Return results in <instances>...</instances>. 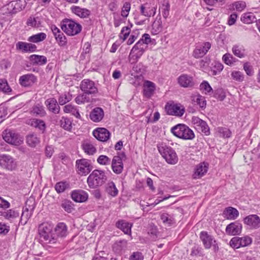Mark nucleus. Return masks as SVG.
I'll return each instance as SVG.
<instances>
[{"mask_svg": "<svg viewBox=\"0 0 260 260\" xmlns=\"http://www.w3.org/2000/svg\"><path fill=\"white\" fill-rule=\"evenodd\" d=\"M38 232L40 241L50 246L56 243L57 237L54 233V224L50 222H44L39 225Z\"/></svg>", "mask_w": 260, "mask_h": 260, "instance_id": "nucleus-1", "label": "nucleus"}, {"mask_svg": "<svg viewBox=\"0 0 260 260\" xmlns=\"http://www.w3.org/2000/svg\"><path fill=\"white\" fill-rule=\"evenodd\" d=\"M107 179L104 171L94 170L88 177L87 183L89 188L93 189L102 186Z\"/></svg>", "mask_w": 260, "mask_h": 260, "instance_id": "nucleus-2", "label": "nucleus"}, {"mask_svg": "<svg viewBox=\"0 0 260 260\" xmlns=\"http://www.w3.org/2000/svg\"><path fill=\"white\" fill-rule=\"evenodd\" d=\"M171 133L176 137L185 140H191L195 137L194 132L184 124H178L172 127Z\"/></svg>", "mask_w": 260, "mask_h": 260, "instance_id": "nucleus-3", "label": "nucleus"}, {"mask_svg": "<svg viewBox=\"0 0 260 260\" xmlns=\"http://www.w3.org/2000/svg\"><path fill=\"white\" fill-rule=\"evenodd\" d=\"M157 148L160 154L168 164H177L178 158L176 152L172 147L162 143L157 145Z\"/></svg>", "mask_w": 260, "mask_h": 260, "instance_id": "nucleus-4", "label": "nucleus"}, {"mask_svg": "<svg viewBox=\"0 0 260 260\" xmlns=\"http://www.w3.org/2000/svg\"><path fill=\"white\" fill-rule=\"evenodd\" d=\"M60 25L61 29L70 36L78 34L82 30V26L80 24L70 19L62 20Z\"/></svg>", "mask_w": 260, "mask_h": 260, "instance_id": "nucleus-5", "label": "nucleus"}, {"mask_svg": "<svg viewBox=\"0 0 260 260\" xmlns=\"http://www.w3.org/2000/svg\"><path fill=\"white\" fill-rule=\"evenodd\" d=\"M142 41H139L137 42L131 49L128 56V60L131 63H136L147 48V46L142 44Z\"/></svg>", "mask_w": 260, "mask_h": 260, "instance_id": "nucleus-6", "label": "nucleus"}, {"mask_svg": "<svg viewBox=\"0 0 260 260\" xmlns=\"http://www.w3.org/2000/svg\"><path fill=\"white\" fill-rule=\"evenodd\" d=\"M200 238L205 249L212 247L214 252L219 250V245L214 237L206 231H202L200 234Z\"/></svg>", "mask_w": 260, "mask_h": 260, "instance_id": "nucleus-7", "label": "nucleus"}, {"mask_svg": "<svg viewBox=\"0 0 260 260\" xmlns=\"http://www.w3.org/2000/svg\"><path fill=\"white\" fill-rule=\"evenodd\" d=\"M126 159L124 152H119L115 155L111 162V169L116 174H120L123 170V161Z\"/></svg>", "mask_w": 260, "mask_h": 260, "instance_id": "nucleus-8", "label": "nucleus"}, {"mask_svg": "<svg viewBox=\"0 0 260 260\" xmlns=\"http://www.w3.org/2000/svg\"><path fill=\"white\" fill-rule=\"evenodd\" d=\"M3 138L8 143L16 146L20 145L23 141V138L15 131L8 129L3 132Z\"/></svg>", "mask_w": 260, "mask_h": 260, "instance_id": "nucleus-9", "label": "nucleus"}, {"mask_svg": "<svg viewBox=\"0 0 260 260\" xmlns=\"http://www.w3.org/2000/svg\"><path fill=\"white\" fill-rule=\"evenodd\" d=\"M76 171L80 175H86L92 170L90 160L82 158L76 161Z\"/></svg>", "mask_w": 260, "mask_h": 260, "instance_id": "nucleus-10", "label": "nucleus"}, {"mask_svg": "<svg viewBox=\"0 0 260 260\" xmlns=\"http://www.w3.org/2000/svg\"><path fill=\"white\" fill-rule=\"evenodd\" d=\"M165 108L168 114L177 117H181L185 112L184 106L180 104L167 105Z\"/></svg>", "mask_w": 260, "mask_h": 260, "instance_id": "nucleus-11", "label": "nucleus"}, {"mask_svg": "<svg viewBox=\"0 0 260 260\" xmlns=\"http://www.w3.org/2000/svg\"><path fill=\"white\" fill-rule=\"evenodd\" d=\"M0 166L8 170H14L17 167L15 159L10 155L3 154L0 155Z\"/></svg>", "mask_w": 260, "mask_h": 260, "instance_id": "nucleus-12", "label": "nucleus"}, {"mask_svg": "<svg viewBox=\"0 0 260 260\" xmlns=\"http://www.w3.org/2000/svg\"><path fill=\"white\" fill-rule=\"evenodd\" d=\"M208 169V163L205 162L199 163L194 168L192 178L195 179L201 178L207 173Z\"/></svg>", "mask_w": 260, "mask_h": 260, "instance_id": "nucleus-13", "label": "nucleus"}, {"mask_svg": "<svg viewBox=\"0 0 260 260\" xmlns=\"http://www.w3.org/2000/svg\"><path fill=\"white\" fill-rule=\"evenodd\" d=\"M191 121L195 127L200 130L205 135L209 136L210 135V128L206 121L197 116H193Z\"/></svg>", "mask_w": 260, "mask_h": 260, "instance_id": "nucleus-14", "label": "nucleus"}, {"mask_svg": "<svg viewBox=\"0 0 260 260\" xmlns=\"http://www.w3.org/2000/svg\"><path fill=\"white\" fill-rule=\"evenodd\" d=\"M80 88L84 93L89 94L98 92V89L93 81L89 79H84L80 84Z\"/></svg>", "mask_w": 260, "mask_h": 260, "instance_id": "nucleus-15", "label": "nucleus"}, {"mask_svg": "<svg viewBox=\"0 0 260 260\" xmlns=\"http://www.w3.org/2000/svg\"><path fill=\"white\" fill-rule=\"evenodd\" d=\"M211 44L210 42H204L201 45L196 46L193 52V56L196 58L203 57L211 48Z\"/></svg>", "mask_w": 260, "mask_h": 260, "instance_id": "nucleus-16", "label": "nucleus"}, {"mask_svg": "<svg viewBox=\"0 0 260 260\" xmlns=\"http://www.w3.org/2000/svg\"><path fill=\"white\" fill-rule=\"evenodd\" d=\"M157 7L150 3H146L141 5L140 8V13L147 17L153 16L156 12Z\"/></svg>", "mask_w": 260, "mask_h": 260, "instance_id": "nucleus-17", "label": "nucleus"}, {"mask_svg": "<svg viewBox=\"0 0 260 260\" xmlns=\"http://www.w3.org/2000/svg\"><path fill=\"white\" fill-rule=\"evenodd\" d=\"M92 134L97 140L102 142L107 141L111 135L110 132L103 127H99L94 129L92 132Z\"/></svg>", "mask_w": 260, "mask_h": 260, "instance_id": "nucleus-18", "label": "nucleus"}, {"mask_svg": "<svg viewBox=\"0 0 260 260\" xmlns=\"http://www.w3.org/2000/svg\"><path fill=\"white\" fill-rule=\"evenodd\" d=\"M19 215V211L16 208L0 211V216L11 222L18 218Z\"/></svg>", "mask_w": 260, "mask_h": 260, "instance_id": "nucleus-19", "label": "nucleus"}, {"mask_svg": "<svg viewBox=\"0 0 260 260\" xmlns=\"http://www.w3.org/2000/svg\"><path fill=\"white\" fill-rule=\"evenodd\" d=\"M51 30L58 45L60 46H66L67 44V40L63 33L55 25L51 26Z\"/></svg>", "mask_w": 260, "mask_h": 260, "instance_id": "nucleus-20", "label": "nucleus"}, {"mask_svg": "<svg viewBox=\"0 0 260 260\" xmlns=\"http://www.w3.org/2000/svg\"><path fill=\"white\" fill-rule=\"evenodd\" d=\"M37 81V78L32 74H27L20 77L19 82L20 84L23 87H29L32 86Z\"/></svg>", "mask_w": 260, "mask_h": 260, "instance_id": "nucleus-21", "label": "nucleus"}, {"mask_svg": "<svg viewBox=\"0 0 260 260\" xmlns=\"http://www.w3.org/2000/svg\"><path fill=\"white\" fill-rule=\"evenodd\" d=\"M16 49L23 53L33 52L36 50L37 46L31 43L19 41L16 44Z\"/></svg>", "mask_w": 260, "mask_h": 260, "instance_id": "nucleus-22", "label": "nucleus"}, {"mask_svg": "<svg viewBox=\"0 0 260 260\" xmlns=\"http://www.w3.org/2000/svg\"><path fill=\"white\" fill-rule=\"evenodd\" d=\"M25 0H17L11 2L8 5V9L12 13H16L23 10L26 6Z\"/></svg>", "mask_w": 260, "mask_h": 260, "instance_id": "nucleus-23", "label": "nucleus"}, {"mask_svg": "<svg viewBox=\"0 0 260 260\" xmlns=\"http://www.w3.org/2000/svg\"><path fill=\"white\" fill-rule=\"evenodd\" d=\"M242 229V224L238 221H235L230 223L226 226L225 232L228 235L235 236L241 233Z\"/></svg>", "mask_w": 260, "mask_h": 260, "instance_id": "nucleus-24", "label": "nucleus"}, {"mask_svg": "<svg viewBox=\"0 0 260 260\" xmlns=\"http://www.w3.org/2000/svg\"><path fill=\"white\" fill-rule=\"evenodd\" d=\"M244 223L251 229H257L260 226V218L255 214L250 215L244 218Z\"/></svg>", "mask_w": 260, "mask_h": 260, "instance_id": "nucleus-25", "label": "nucleus"}, {"mask_svg": "<svg viewBox=\"0 0 260 260\" xmlns=\"http://www.w3.org/2000/svg\"><path fill=\"white\" fill-rule=\"evenodd\" d=\"M178 83L182 87H191L194 85L192 77L187 74H182L177 79Z\"/></svg>", "mask_w": 260, "mask_h": 260, "instance_id": "nucleus-26", "label": "nucleus"}, {"mask_svg": "<svg viewBox=\"0 0 260 260\" xmlns=\"http://www.w3.org/2000/svg\"><path fill=\"white\" fill-rule=\"evenodd\" d=\"M72 199L76 202L83 203L86 202L88 198V193L83 190H75L72 192Z\"/></svg>", "mask_w": 260, "mask_h": 260, "instance_id": "nucleus-27", "label": "nucleus"}, {"mask_svg": "<svg viewBox=\"0 0 260 260\" xmlns=\"http://www.w3.org/2000/svg\"><path fill=\"white\" fill-rule=\"evenodd\" d=\"M104 116V112L102 108L100 107L94 108L91 111L89 117L90 119L95 122L101 121Z\"/></svg>", "mask_w": 260, "mask_h": 260, "instance_id": "nucleus-28", "label": "nucleus"}, {"mask_svg": "<svg viewBox=\"0 0 260 260\" xmlns=\"http://www.w3.org/2000/svg\"><path fill=\"white\" fill-rule=\"evenodd\" d=\"M47 109L54 114H58L60 111V107L58 105L57 100L54 98L47 99L45 102Z\"/></svg>", "mask_w": 260, "mask_h": 260, "instance_id": "nucleus-29", "label": "nucleus"}, {"mask_svg": "<svg viewBox=\"0 0 260 260\" xmlns=\"http://www.w3.org/2000/svg\"><path fill=\"white\" fill-rule=\"evenodd\" d=\"M71 10L73 13L82 18L88 17L90 14V11L88 9L77 6H72Z\"/></svg>", "mask_w": 260, "mask_h": 260, "instance_id": "nucleus-30", "label": "nucleus"}, {"mask_svg": "<svg viewBox=\"0 0 260 260\" xmlns=\"http://www.w3.org/2000/svg\"><path fill=\"white\" fill-rule=\"evenodd\" d=\"M116 225L117 228L121 230L125 234L131 235L132 223L128 222L124 220H120L116 222Z\"/></svg>", "mask_w": 260, "mask_h": 260, "instance_id": "nucleus-31", "label": "nucleus"}, {"mask_svg": "<svg viewBox=\"0 0 260 260\" xmlns=\"http://www.w3.org/2000/svg\"><path fill=\"white\" fill-rule=\"evenodd\" d=\"M239 215V211L236 208L232 207L226 208L223 212L224 217L229 220H235Z\"/></svg>", "mask_w": 260, "mask_h": 260, "instance_id": "nucleus-32", "label": "nucleus"}, {"mask_svg": "<svg viewBox=\"0 0 260 260\" xmlns=\"http://www.w3.org/2000/svg\"><path fill=\"white\" fill-rule=\"evenodd\" d=\"M34 208V206H32L31 207L29 206L28 207H27L26 206L23 209L20 222L23 224H25L31 216Z\"/></svg>", "mask_w": 260, "mask_h": 260, "instance_id": "nucleus-33", "label": "nucleus"}, {"mask_svg": "<svg viewBox=\"0 0 260 260\" xmlns=\"http://www.w3.org/2000/svg\"><path fill=\"white\" fill-rule=\"evenodd\" d=\"M191 100L193 103L199 106L202 109H205L206 106V101L204 96L199 93L192 94Z\"/></svg>", "mask_w": 260, "mask_h": 260, "instance_id": "nucleus-34", "label": "nucleus"}, {"mask_svg": "<svg viewBox=\"0 0 260 260\" xmlns=\"http://www.w3.org/2000/svg\"><path fill=\"white\" fill-rule=\"evenodd\" d=\"M155 89L154 83L150 81H145L144 83V95L146 97H150Z\"/></svg>", "mask_w": 260, "mask_h": 260, "instance_id": "nucleus-35", "label": "nucleus"}, {"mask_svg": "<svg viewBox=\"0 0 260 260\" xmlns=\"http://www.w3.org/2000/svg\"><path fill=\"white\" fill-rule=\"evenodd\" d=\"M232 50L233 53L240 58H244L247 55L246 50L243 45H235Z\"/></svg>", "mask_w": 260, "mask_h": 260, "instance_id": "nucleus-36", "label": "nucleus"}, {"mask_svg": "<svg viewBox=\"0 0 260 260\" xmlns=\"http://www.w3.org/2000/svg\"><path fill=\"white\" fill-rule=\"evenodd\" d=\"M82 148L84 152L88 155H93L96 151V149L93 144L89 141H85L82 143Z\"/></svg>", "mask_w": 260, "mask_h": 260, "instance_id": "nucleus-37", "label": "nucleus"}, {"mask_svg": "<svg viewBox=\"0 0 260 260\" xmlns=\"http://www.w3.org/2000/svg\"><path fill=\"white\" fill-rule=\"evenodd\" d=\"M30 113L35 116L41 117H44L46 115V112L44 109V107L43 105L39 104L34 105L32 107Z\"/></svg>", "mask_w": 260, "mask_h": 260, "instance_id": "nucleus-38", "label": "nucleus"}, {"mask_svg": "<svg viewBox=\"0 0 260 260\" xmlns=\"http://www.w3.org/2000/svg\"><path fill=\"white\" fill-rule=\"evenodd\" d=\"M30 60L34 63L40 66H42L47 63V59L46 57L43 55L33 54L29 57Z\"/></svg>", "mask_w": 260, "mask_h": 260, "instance_id": "nucleus-39", "label": "nucleus"}, {"mask_svg": "<svg viewBox=\"0 0 260 260\" xmlns=\"http://www.w3.org/2000/svg\"><path fill=\"white\" fill-rule=\"evenodd\" d=\"M54 230L57 236L63 237L67 235V227L63 222L58 223Z\"/></svg>", "mask_w": 260, "mask_h": 260, "instance_id": "nucleus-40", "label": "nucleus"}, {"mask_svg": "<svg viewBox=\"0 0 260 260\" xmlns=\"http://www.w3.org/2000/svg\"><path fill=\"white\" fill-rule=\"evenodd\" d=\"M127 242L126 240H120L116 241L113 246V250L117 253H120L127 246Z\"/></svg>", "mask_w": 260, "mask_h": 260, "instance_id": "nucleus-41", "label": "nucleus"}, {"mask_svg": "<svg viewBox=\"0 0 260 260\" xmlns=\"http://www.w3.org/2000/svg\"><path fill=\"white\" fill-rule=\"evenodd\" d=\"M63 110L64 113H71L73 115L77 118L80 119L81 118L79 110L76 108L75 106L71 104H68L64 106L63 108Z\"/></svg>", "mask_w": 260, "mask_h": 260, "instance_id": "nucleus-42", "label": "nucleus"}, {"mask_svg": "<svg viewBox=\"0 0 260 260\" xmlns=\"http://www.w3.org/2000/svg\"><path fill=\"white\" fill-rule=\"evenodd\" d=\"M106 191L113 197H116L118 193V190L113 181L109 182L106 185Z\"/></svg>", "mask_w": 260, "mask_h": 260, "instance_id": "nucleus-43", "label": "nucleus"}, {"mask_svg": "<svg viewBox=\"0 0 260 260\" xmlns=\"http://www.w3.org/2000/svg\"><path fill=\"white\" fill-rule=\"evenodd\" d=\"M40 142V138L36 134H30L26 137V142L27 144L31 147L36 146L37 145L39 144Z\"/></svg>", "mask_w": 260, "mask_h": 260, "instance_id": "nucleus-44", "label": "nucleus"}, {"mask_svg": "<svg viewBox=\"0 0 260 260\" xmlns=\"http://www.w3.org/2000/svg\"><path fill=\"white\" fill-rule=\"evenodd\" d=\"M46 37L45 33L40 32L29 37L27 40L30 42L37 43L44 41Z\"/></svg>", "mask_w": 260, "mask_h": 260, "instance_id": "nucleus-45", "label": "nucleus"}, {"mask_svg": "<svg viewBox=\"0 0 260 260\" xmlns=\"http://www.w3.org/2000/svg\"><path fill=\"white\" fill-rule=\"evenodd\" d=\"M59 124L61 127L67 131H70L72 128V122L67 117H62L59 121Z\"/></svg>", "mask_w": 260, "mask_h": 260, "instance_id": "nucleus-46", "label": "nucleus"}, {"mask_svg": "<svg viewBox=\"0 0 260 260\" xmlns=\"http://www.w3.org/2000/svg\"><path fill=\"white\" fill-rule=\"evenodd\" d=\"M72 99V94L69 92H64L61 94L58 98V103L60 105H63L69 102Z\"/></svg>", "mask_w": 260, "mask_h": 260, "instance_id": "nucleus-47", "label": "nucleus"}, {"mask_svg": "<svg viewBox=\"0 0 260 260\" xmlns=\"http://www.w3.org/2000/svg\"><path fill=\"white\" fill-rule=\"evenodd\" d=\"M31 125L42 132H44L46 128V124L44 121L41 119H33L31 121Z\"/></svg>", "mask_w": 260, "mask_h": 260, "instance_id": "nucleus-48", "label": "nucleus"}, {"mask_svg": "<svg viewBox=\"0 0 260 260\" xmlns=\"http://www.w3.org/2000/svg\"><path fill=\"white\" fill-rule=\"evenodd\" d=\"M222 59L223 61L227 65L232 66L236 61V59L230 53H227L224 54Z\"/></svg>", "mask_w": 260, "mask_h": 260, "instance_id": "nucleus-49", "label": "nucleus"}, {"mask_svg": "<svg viewBox=\"0 0 260 260\" xmlns=\"http://www.w3.org/2000/svg\"><path fill=\"white\" fill-rule=\"evenodd\" d=\"M217 134L218 136L223 138H230L231 136L230 129L222 127H219L217 128Z\"/></svg>", "mask_w": 260, "mask_h": 260, "instance_id": "nucleus-50", "label": "nucleus"}, {"mask_svg": "<svg viewBox=\"0 0 260 260\" xmlns=\"http://www.w3.org/2000/svg\"><path fill=\"white\" fill-rule=\"evenodd\" d=\"M75 101L77 104L80 105L89 102L90 98L87 96V94L84 92L83 94L78 95Z\"/></svg>", "mask_w": 260, "mask_h": 260, "instance_id": "nucleus-51", "label": "nucleus"}, {"mask_svg": "<svg viewBox=\"0 0 260 260\" xmlns=\"http://www.w3.org/2000/svg\"><path fill=\"white\" fill-rule=\"evenodd\" d=\"M200 89L205 94H211L212 93V88L207 81H204L200 84Z\"/></svg>", "mask_w": 260, "mask_h": 260, "instance_id": "nucleus-52", "label": "nucleus"}, {"mask_svg": "<svg viewBox=\"0 0 260 260\" xmlns=\"http://www.w3.org/2000/svg\"><path fill=\"white\" fill-rule=\"evenodd\" d=\"M61 207L68 213H71L74 210V205L69 200L63 201L61 204Z\"/></svg>", "mask_w": 260, "mask_h": 260, "instance_id": "nucleus-53", "label": "nucleus"}, {"mask_svg": "<svg viewBox=\"0 0 260 260\" xmlns=\"http://www.w3.org/2000/svg\"><path fill=\"white\" fill-rule=\"evenodd\" d=\"M231 77L233 80L238 82H242L244 79L243 74L238 71H233L232 72Z\"/></svg>", "mask_w": 260, "mask_h": 260, "instance_id": "nucleus-54", "label": "nucleus"}, {"mask_svg": "<svg viewBox=\"0 0 260 260\" xmlns=\"http://www.w3.org/2000/svg\"><path fill=\"white\" fill-rule=\"evenodd\" d=\"M254 16L251 13H245L241 18V21L246 24L251 23L254 21Z\"/></svg>", "mask_w": 260, "mask_h": 260, "instance_id": "nucleus-55", "label": "nucleus"}, {"mask_svg": "<svg viewBox=\"0 0 260 260\" xmlns=\"http://www.w3.org/2000/svg\"><path fill=\"white\" fill-rule=\"evenodd\" d=\"M69 185L67 182H59L56 184L55 188L58 193L63 192L69 187Z\"/></svg>", "mask_w": 260, "mask_h": 260, "instance_id": "nucleus-56", "label": "nucleus"}, {"mask_svg": "<svg viewBox=\"0 0 260 260\" xmlns=\"http://www.w3.org/2000/svg\"><path fill=\"white\" fill-rule=\"evenodd\" d=\"M97 162L101 165L107 166L111 164V160L107 156L101 155L98 157Z\"/></svg>", "mask_w": 260, "mask_h": 260, "instance_id": "nucleus-57", "label": "nucleus"}, {"mask_svg": "<svg viewBox=\"0 0 260 260\" xmlns=\"http://www.w3.org/2000/svg\"><path fill=\"white\" fill-rule=\"evenodd\" d=\"M160 218L164 223L171 225L174 221V219L167 213H164L161 215Z\"/></svg>", "mask_w": 260, "mask_h": 260, "instance_id": "nucleus-58", "label": "nucleus"}, {"mask_svg": "<svg viewBox=\"0 0 260 260\" xmlns=\"http://www.w3.org/2000/svg\"><path fill=\"white\" fill-rule=\"evenodd\" d=\"M170 5L168 3L162 4L159 8V11H161L164 18H167L169 15Z\"/></svg>", "mask_w": 260, "mask_h": 260, "instance_id": "nucleus-59", "label": "nucleus"}, {"mask_svg": "<svg viewBox=\"0 0 260 260\" xmlns=\"http://www.w3.org/2000/svg\"><path fill=\"white\" fill-rule=\"evenodd\" d=\"M0 91L5 93L10 92L11 91L6 80L0 79Z\"/></svg>", "mask_w": 260, "mask_h": 260, "instance_id": "nucleus-60", "label": "nucleus"}, {"mask_svg": "<svg viewBox=\"0 0 260 260\" xmlns=\"http://www.w3.org/2000/svg\"><path fill=\"white\" fill-rule=\"evenodd\" d=\"M131 10V4L129 2H125L122 8L121 15L124 17L126 18Z\"/></svg>", "mask_w": 260, "mask_h": 260, "instance_id": "nucleus-61", "label": "nucleus"}, {"mask_svg": "<svg viewBox=\"0 0 260 260\" xmlns=\"http://www.w3.org/2000/svg\"><path fill=\"white\" fill-rule=\"evenodd\" d=\"M232 8L230 9H236L238 11H242L246 7L245 3L244 2L238 1L232 4Z\"/></svg>", "mask_w": 260, "mask_h": 260, "instance_id": "nucleus-62", "label": "nucleus"}, {"mask_svg": "<svg viewBox=\"0 0 260 260\" xmlns=\"http://www.w3.org/2000/svg\"><path fill=\"white\" fill-rule=\"evenodd\" d=\"M131 32V28L128 26L123 27L120 33L119 38L122 40L123 42L124 41L128 36H129Z\"/></svg>", "mask_w": 260, "mask_h": 260, "instance_id": "nucleus-63", "label": "nucleus"}, {"mask_svg": "<svg viewBox=\"0 0 260 260\" xmlns=\"http://www.w3.org/2000/svg\"><path fill=\"white\" fill-rule=\"evenodd\" d=\"M240 237H233L230 241V245L234 248H238L241 247Z\"/></svg>", "mask_w": 260, "mask_h": 260, "instance_id": "nucleus-64", "label": "nucleus"}]
</instances>
